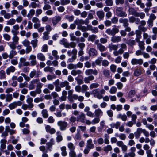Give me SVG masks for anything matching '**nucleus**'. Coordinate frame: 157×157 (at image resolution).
Returning a JSON list of instances; mask_svg holds the SVG:
<instances>
[{"label": "nucleus", "mask_w": 157, "mask_h": 157, "mask_svg": "<svg viewBox=\"0 0 157 157\" xmlns=\"http://www.w3.org/2000/svg\"><path fill=\"white\" fill-rule=\"evenodd\" d=\"M94 77L90 75L87 77H85L84 78V81L85 83H89L90 81L93 80L94 79Z\"/></svg>", "instance_id": "393cba45"}, {"label": "nucleus", "mask_w": 157, "mask_h": 157, "mask_svg": "<svg viewBox=\"0 0 157 157\" xmlns=\"http://www.w3.org/2000/svg\"><path fill=\"white\" fill-rule=\"evenodd\" d=\"M22 104V102L20 101H14L10 104L8 107L10 110H13L16 108L17 106H21Z\"/></svg>", "instance_id": "423d86ee"}, {"label": "nucleus", "mask_w": 157, "mask_h": 157, "mask_svg": "<svg viewBox=\"0 0 157 157\" xmlns=\"http://www.w3.org/2000/svg\"><path fill=\"white\" fill-rule=\"evenodd\" d=\"M117 91V88L115 86H113L111 87L109 91V93L112 94H115Z\"/></svg>", "instance_id": "6e6d98bb"}, {"label": "nucleus", "mask_w": 157, "mask_h": 157, "mask_svg": "<svg viewBox=\"0 0 157 157\" xmlns=\"http://www.w3.org/2000/svg\"><path fill=\"white\" fill-rule=\"evenodd\" d=\"M30 65L29 62L26 61V59L23 57H21L19 59V66L20 67L22 66H27Z\"/></svg>", "instance_id": "39448f33"}, {"label": "nucleus", "mask_w": 157, "mask_h": 157, "mask_svg": "<svg viewBox=\"0 0 157 157\" xmlns=\"http://www.w3.org/2000/svg\"><path fill=\"white\" fill-rule=\"evenodd\" d=\"M13 97L11 94H8L6 95V102H10L12 99Z\"/></svg>", "instance_id": "864d4df0"}, {"label": "nucleus", "mask_w": 157, "mask_h": 157, "mask_svg": "<svg viewBox=\"0 0 157 157\" xmlns=\"http://www.w3.org/2000/svg\"><path fill=\"white\" fill-rule=\"evenodd\" d=\"M94 114L95 117H100L103 116V112L100 109L98 108L95 110Z\"/></svg>", "instance_id": "412c9836"}, {"label": "nucleus", "mask_w": 157, "mask_h": 157, "mask_svg": "<svg viewBox=\"0 0 157 157\" xmlns=\"http://www.w3.org/2000/svg\"><path fill=\"white\" fill-rule=\"evenodd\" d=\"M45 128L46 132L51 134H54L56 132L55 129L54 128H51L50 125H46Z\"/></svg>", "instance_id": "aec40b11"}, {"label": "nucleus", "mask_w": 157, "mask_h": 157, "mask_svg": "<svg viewBox=\"0 0 157 157\" xmlns=\"http://www.w3.org/2000/svg\"><path fill=\"white\" fill-rule=\"evenodd\" d=\"M121 37L120 36H114L112 37L111 41L113 43L118 42L121 41Z\"/></svg>", "instance_id": "bb28decb"}, {"label": "nucleus", "mask_w": 157, "mask_h": 157, "mask_svg": "<svg viewBox=\"0 0 157 157\" xmlns=\"http://www.w3.org/2000/svg\"><path fill=\"white\" fill-rule=\"evenodd\" d=\"M121 123L120 122L117 121L116 123H111L110 125L112 128H115L116 129H117L118 127L120 126Z\"/></svg>", "instance_id": "f704fd0d"}, {"label": "nucleus", "mask_w": 157, "mask_h": 157, "mask_svg": "<svg viewBox=\"0 0 157 157\" xmlns=\"http://www.w3.org/2000/svg\"><path fill=\"white\" fill-rule=\"evenodd\" d=\"M143 61L142 59H136V58H133L131 60V64L133 65L139 64L141 65L143 63Z\"/></svg>", "instance_id": "6e6552de"}, {"label": "nucleus", "mask_w": 157, "mask_h": 157, "mask_svg": "<svg viewBox=\"0 0 157 157\" xmlns=\"http://www.w3.org/2000/svg\"><path fill=\"white\" fill-rule=\"evenodd\" d=\"M61 151V154L63 156H65L67 155L66 151V147L65 146H62L60 147Z\"/></svg>", "instance_id": "473e14b6"}, {"label": "nucleus", "mask_w": 157, "mask_h": 157, "mask_svg": "<svg viewBox=\"0 0 157 157\" xmlns=\"http://www.w3.org/2000/svg\"><path fill=\"white\" fill-rule=\"evenodd\" d=\"M13 36L12 38L13 42L16 44H17L19 40V38L17 36V35H13Z\"/></svg>", "instance_id": "13d9d810"}, {"label": "nucleus", "mask_w": 157, "mask_h": 157, "mask_svg": "<svg viewBox=\"0 0 157 157\" xmlns=\"http://www.w3.org/2000/svg\"><path fill=\"white\" fill-rule=\"evenodd\" d=\"M57 125L59 127L60 130L62 131L66 129L68 124L65 121L60 120L58 121Z\"/></svg>", "instance_id": "7ed1b4c3"}, {"label": "nucleus", "mask_w": 157, "mask_h": 157, "mask_svg": "<svg viewBox=\"0 0 157 157\" xmlns=\"http://www.w3.org/2000/svg\"><path fill=\"white\" fill-rule=\"evenodd\" d=\"M22 44L25 47H27L30 45V41L27 39H25L22 42Z\"/></svg>", "instance_id": "052dcab7"}, {"label": "nucleus", "mask_w": 157, "mask_h": 157, "mask_svg": "<svg viewBox=\"0 0 157 157\" xmlns=\"http://www.w3.org/2000/svg\"><path fill=\"white\" fill-rule=\"evenodd\" d=\"M16 70L15 68L13 66H11L8 68L6 70V73L7 75H9L10 73L14 72Z\"/></svg>", "instance_id": "a878e982"}, {"label": "nucleus", "mask_w": 157, "mask_h": 157, "mask_svg": "<svg viewBox=\"0 0 157 157\" xmlns=\"http://www.w3.org/2000/svg\"><path fill=\"white\" fill-rule=\"evenodd\" d=\"M40 73L39 71H36L35 70L33 69L30 73L29 76L31 78H33L34 76L38 77L39 76Z\"/></svg>", "instance_id": "ddd939ff"}, {"label": "nucleus", "mask_w": 157, "mask_h": 157, "mask_svg": "<svg viewBox=\"0 0 157 157\" xmlns=\"http://www.w3.org/2000/svg\"><path fill=\"white\" fill-rule=\"evenodd\" d=\"M97 15L100 19H103L104 17V13L103 11H99L97 12Z\"/></svg>", "instance_id": "72a5a7b5"}, {"label": "nucleus", "mask_w": 157, "mask_h": 157, "mask_svg": "<svg viewBox=\"0 0 157 157\" xmlns=\"http://www.w3.org/2000/svg\"><path fill=\"white\" fill-rule=\"evenodd\" d=\"M41 113L43 117L44 118L48 117L49 114L48 110L46 109H44L41 111Z\"/></svg>", "instance_id": "e433bc0d"}, {"label": "nucleus", "mask_w": 157, "mask_h": 157, "mask_svg": "<svg viewBox=\"0 0 157 157\" xmlns=\"http://www.w3.org/2000/svg\"><path fill=\"white\" fill-rule=\"evenodd\" d=\"M28 98L26 99V102L28 104V105L29 106V108H32L34 106V105L33 103V98L29 97V95L27 96Z\"/></svg>", "instance_id": "4be33fe9"}, {"label": "nucleus", "mask_w": 157, "mask_h": 157, "mask_svg": "<svg viewBox=\"0 0 157 157\" xmlns=\"http://www.w3.org/2000/svg\"><path fill=\"white\" fill-rule=\"evenodd\" d=\"M90 108L88 106H86L84 109V112L86 113V115L87 116L93 118L94 117V113L91 111H90Z\"/></svg>", "instance_id": "9b49d317"}, {"label": "nucleus", "mask_w": 157, "mask_h": 157, "mask_svg": "<svg viewBox=\"0 0 157 157\" xmlns=\"http://www.w3.org/2000/svg\"><path fill=\"white\" fill-rule=\"evenodd\" d=\"M118 118H121L123 121H126L127 119V117L125 115H122L121 114H119L117 116Z\"/></svg>", "instance_id": "a18cd8bd"}, {"label": "nucleus", "mask_w": 157, "mask_h": 157, "mask_svg": "<svg viewBox=\"0 0 157 157\" xmlns=\"http://www.w3.org/2000/svg\"><path fill=\"white\" fill-rule=\"evenodd\" d=\"M37 57L38 60L41 61H44L46 59L44 55L42 53H38L37 54Z\"/></svg>", "instance_id": "cd10ccee"}, {"label": "nucleus", "mask_w": 157, "mask_h": 157, "mask_svg": "<svg viewBox=\"0 0 157 157\" xmlns=\"http://www.w3.org/2000/svg\"><path fill=\"white\" fill-rule=\"evenodd\" d=\"M39 81L40 80L39 78H36L31 81L29 82L28 87L29 89V90H32L34 89L35 87V84L39 82Z\"/></svg>", "instance_id": "20e7f679"}, {"label": "nucleus", "mask_w": 157, "mask_h": 157, "mask_svg": "<svg viewBox=\"0 0 157 157\" xmlns=\"http://www.w3.org/2000/svg\"><path fill=\"white\" fill-rule=\"evenodd\" d=\"M54 144V139L53 138H51L49 142L47 143L46 144L48 146L47 148L48 149H49L51 148L52 146V145Z\"/></svg>", "instance_id": "79ce46f5"}, {"label": "nucleus", "mask_w": 157, "mask_h": 157, "mask_svg": "<svg viewBox=\"0 0 157 157\" xmlns=\"http://www.w3.org/2000/svg\"><path fill=\"white\" fill-rule=\"evenodd\" d=\"M67 146L70 151L75 150V146L74 144L71 142L67 144Z\"/></svg>", "instance_id": "37998d69"}, {"label": "nucleus", "mask_w": 157, "mask_h": 157, "mask_svg": "<svg viewBox=\"0 0 157 157\" xmlns=\"http://www.w3.org/2000/svg\"><path fill=\"white\" fill-rule=\"evenodd\" d=\"M100 121V118L98 117H96L94 118L92 121V124L93 125H94L98 123Z\"/></svg>", "instance_id": "4d7b16f0"}, {"label": "nucleus", "mask_w": 157, "mask_h": 157, "mask_svg": "<svg viewBox=\"0 0 157 157\" xmlns=\"http://www.w3.org/2000/svg\"><path fill=\"white\" fill-rule=\"evenodd\" d=\"M68 99L70 102H73L74 100H77V99L80 101L82 102L84 101V98L83 96H78L76 94H74L71 97H68Z\"/></svg>", "instance_id": "f257e3e1"}, {"label": "nucleus", "mask_w": 157, "mask_h": 157, "mask_svg": "<svg viewBox=\"0 0 157 157\" xmlns=\"http://www.w3.org/2000/svg\"><path fill=\"white\" fill-rule=\"evenodd\" d=\"M38 42V40L37 39H33L31 41V44L34 48L37 46Z\"/></svg>", "instance_id": "58836bf2"}, {"label": "nucleus", "mask_w": 157, "mask_h": 157, "mask_svg": "<svg viewBox=\"0 0 157 157\" xmlns=\"http://www.w3.org/2000/svg\"><path fill=\"white\" fill-rule=\"evenodd\" d=\"M127 44L130 46H132L136 44V41L135 40L130 39L128 40Z\"/></svg>", "instance_id": "0e129e2a"}, {"label": "nucleus", "mask_w": 157, "mask_h": 157, "mask_svg": "<svg viewBox=\"0 0 157 157\" xmlns=\"http://www.w3.org/2000/svg\"><path fill=\"white\" fill-rule=\"evenodd\" d=\"M136 132L140 134H141V133H143L144 136L146 137H148L149 136V132L148 131H146L145 129H143L140 128H137Z\"/></svg>", "instance_id": "9d476101"}, {"label": "nucleus", "mask_w": 157, "mask_h": 157, "mask_svg": "<svg viewBox=\"0 0 157 157\" xmlns=\"http://www.w3.org/2000/svg\"><path fill=\"white\" fill-rule=\"evenodd\" d=\"M103 74L105 77H108L110 75V72L107 69H104L102 71Z\"/></svg>", "instance_id": "8fccbe9b"}, {"label": "nucleus", "mask_w": 157, "mask_h": 157, "mask_svg": "<svg viewBox=\"0 0 157 157\" xmlns=\"http://www.w3.org/2000/svg\"><path fill=\"white\" fill-rule=\"evenodd\" d=\"M119 21L120 23H123L124 27L127 26L129 24L128 23V20L127 19L121 18L119 19Z\"/></svg>", "instance_id": "2f4dec72"}, {"label": "nucleus", "mask_w": 157, "mask_h": 157, "mask_svg": "<svg viewBox=\"0 0 157 157\" xmlns=\"http://www.w3.org/2000/svg\"><path fill=\"white\" fill-rule=\"evenodd\" d=\"M129 14L136 16L137 12L132 7H130L128 9Z\"/></svg>", "instance_id": "c756f323"}, {"label": "nucleus", "mask_w": 157, "mask_h": 157, "mask_svg": "<svg viewBox=\"0 0 157 157\" xmlns=\"http://www.w3.org/2000/svg\"><path fill=\"white\" fill-rule=\"evenodd\" d=\"M1 15L3 16L6 19H9L11 17V15L9 13H7L5 10H2L0 12Z\"/></svg>", "instance_id": "6ab92c4d"}, {"label": "nucleus", "mask_w": 157, "mask_h": 157, "mask_svg": "<svg viewBox=\"0 0 157 157\" xmlns=\"http://www.w3.org/2000/svg\"><path fill=\"white\" fill-rule=\"evenodd\" d=\"M77 28L78 29L81 30L82 32L86 31L87 30V29L85 26L81 25L78 26Z\"/></svg>", "instance_id": "774afa93"}, {"label": "nucleus", "mask_w": 157, "mask_h": 157, "mask_svg": "<svg viewBox=\"0 0 157 157\" xmlns=\"http://www.w3.org/2000/svg\"><path fill=\"white\" fill-rule=\"evenodd\" d=\"M19 29V27L18 24H16L13 26V29L11 32L13 35H17L18 33V30Z\"/></svg>", "instance_id": "4468645a"}, {"label": "nucleus", "mask_w": 157, "mask_h": 157, "mask_svg": "<svg viewBox=\"0 0 157 157\" xmlns=\"http://www.w3.org/2000/svg\"><path fill=\"white\" fill-rule=\"evenodd\" d=\"M50 34V33L48 32H44L43 33V39L45 40H47L49 39V35Z\"/></svg>", "instance_id": "c9c22d12"}, {"label": "nucleus", "mask_w": 157, "mask_h": 157, "mask_svg": "<svg viewBox=\"0 0 157 157\" xmlns=\"http://www.w3.org/2000/svg\"><path fill=\"white\" fill-rule=\"evenodd\" d=\"M82 73V71L79 70H73L71 72V74L74 76H75L77 75H79Z\"/></svg>", "instance_id": "ea45409f"}, {"label": "nucleus", "mask_w": 157, "mask_h": 157, "mask_svg": "<svg viewBox=\"0 0 157 157\" xmlns=\"http://www.w3.org/2000/svg\"><path fill=\"white\" fill-rule=\"evenodd\" d=\"M116 10V15L118 17H124L127 16V13L123 11V8L121 7H117Z\"/></svg>", "instance_id": "f03ea898"}, {"label": "nucleus", "mask_w": 157, "mask_h": 157, "mask_svg": "<svg viewBox=\"0 0 157 157\" xmlns=\"http://www.w3.org/2000/svg\"><path fill=\"white\" fill-rule=\"evenodd\" d=\"M57 137L56 138L57 142L58 143L61 141L63 139V137L59 131H57L56 133Z\"/></svg>", "instance_id": "c85d7f7f"}, {"label": "nucleus", "mask_w": 157, "mask_h": 157, "mask_svg": "<svg viewBox=\"0 0 157 157\" xmlns=\"http://www.w3.org/2000/svg\"><path fill=\"white\" fill-rule=\"evenodd\" d=\"M136 17H139L141 19H144L145 17V14L143 12H138L136 15Z\"/></svg>", "instance_id": "603ef678"}, {"label": "nucleus", "mask_w": 157, "mask_h": 157, "mask_svg": "<svg viewBox=\"0 0 157 157\" xmlns=\"http://www.w3.org/2000/svg\"><path fill=\"white\" fill-rule=\"evenodd\" d=\"M99 86V84L97 83H93L91 84L90 86V89L95 88L98 87Z\"/></svg>", "instance_id": "338daca9"}, {"label": "nucleus", "mask_w": 157, "mask_h": 157, "mask_svg": "<svg viewBox=\"0 0 157 157\" xmlns=\"http://www.w3.org/2000/svg\"><path fill=\"white\" fill-rule=\"evenodd\" d=\"M98 71L97 70H93L91 69H87L85 71V74L87 75H89L91 74H93L96 75L98 74Z\"/></svg>", "instance_id": "f8f14e48"}, {"label": "nucleus", "mask_w": 157, "mask_h": 157, "mask_svg": "<svg viewBox=\"0 0 157 157\" xmlns=\"http://www.w3.org/2000/svg\"><path fill=\"white\" fill-rule=\"evenodd\" d=\"M135 91L134 90H130L128 94V97L130 98H132L135 95Z\"/></svg>", "instance_id": "69168bd1"}, {"label": "nucleus", "mask_w": 157, "mask_h": 157, "mask_svg": "<svg viewBox=\"0 0 157 157\" xmlns=\"http://www.w3.org/2000/svg\"><path fill=\"white\" fill-rule=\"evenodd\" d=\"M86 147L89 149H92L94 148V145L92 143V140L91 139H89L87 141Z\"/></svg>", "instance_id": "5701e85b"}, {"label": "nucleus", "mask_w": 157, "mask_h": 157, "mask_svg": "<svg viewBox=\"0 0 157 157\" xmlns=\"http://www.w3.org/2000/svg\"><path fill=\"white\" fill-rule=\"evenodd\" d=\"M92 93L95 97L98 99H101L102 98V95L99 93V91L98 89H96L93 90Z\"/></svg>", "instance_id": "f3484780"}, {"label": "nucleus", "mask_w": 157, "mask_h": 157, "mask_svg": "<svg viewBox=\"0 0 157 157\" xmlns=\"http://www.w3.org/2000/svg\"><path fill=\"white\" fill-rule=\"evenodd\" d=\"M82 88L81 92L82 93L86 91L89 89L88 86L85 84L83 85L82 86Z\"/></svg>", "instance_id": "e2e57ef3"}, {"label": "nucleus", "mask_w": 157, "mask_h": 157, "mask_svg": "<svg viewBox=\"0 0 157 157\" xmlns=\"http://www.w3.org/2000/svg\"><path fill=\"white\" fill-rule=\"evenodd\" d=\"M113 54L115 56H117L119 55H121L123 53V51L121 49H119L118 51H114L113 52Z\"/></svg>", "instance_id": "49530a36"}, {"label": "nucleus", "mask_w": 157, "mask_h": 157, "mask_svg": "<svg viewBox=\"0 0 157 157\" xmlns=\"http://www.w3.org/2000/svg\"><path fill=\"white\" fill-rule=\"evenodd\" d=\"M17 54V52L16 51L13 50H11L9 55V58L10 59L13 58Z\"/></svg>", "instance_id": "4c0bfd02"}, {"label": "nucleus", "mask_w": 157, "mask_h": 157, "mask_svg": "<svg viewBox=\"0 0 157 157\" xmlns=\"http://www.w3.org/2000/svg\"><path fill=\"white\" fill-rule=\"evenodd\" d=\"M35 13V10L33 9H31L29 10V13L28 14L27 16L28 17L31 18L33 17Z\"/></svg>", "instance_id": "de8ad7c7"}, {"label": "nucleus", "mask_w": 157, "mask_h": 157, "mask_svg": "<svg viewBox=\"0 0 157 157\" xmlns=\"http://www.w3.org/2000/svg\"><path fill=\"white\" fill-rule=\"evenodd\" d=\"M29 59L31 60L30 63L32 66L36 65L37 63L36 57L35 55L31 54L29 56Z\"/></svg>", "instance_id": "0eeeda50"}, {"label": "nucleus", "mask_w": 157, "mask_h": 157, "mask_svg": "<svg viewBox=\"0 0 157 157\" xmlns=\"http://www.w3.org/2000/svg\"><path fill=\"white\" fill-rule=\"evenodd\" d=\"M69 82L67 81H64L63 82H61L60 86L61 87L63 88L65 86L66 90H69L71 88V86L69 85Z\"/></svg>", "instance_id": "2eb2a0df"}, {"label": "nucleus", "mask_w": 157, "mask_h": 157, "mask_svg": "<svg viewBox=\"0 0 157 157\" xmlns=\"http://www.w3.org/2000/svg\"><path fill=\"white\" fill-rule=\"evenodd\" d=\"M108 47L109 48L110 51H111L112 50L114 51L117 50L118 48L117 45L113 44H109Z\"/></svg>", "instance_id": "7c9ffc66"}, {"label": "nucleus", "mask_w": 157, "mask_h": 157, "mask_svg": "<svg viewBox=\"0 0 157 157\" xmlns=\"http://www.w3.org/2000/svg\"><path fill=\"white\" fill-rule=\"evenodd\" d=\"M69 155L70 157H77L76 153L75 150L70 151Z\"/></svg>", "instance_id": "bf43d9fd"}, {"label": "nucleus", "mask_w": 157, "mask_h": 157, "mask_svg": "<svg viewBox=\"0 0 157 157\" xmlns=\"http://www.w3.org/2000/svg\"><path fill=\"white\" fill-rule=\"evenodd\" d=\"M62 19V17L60 16H56L52 18V22L53 26H55L59 22H60Z\"/></svg>", "instance_id": "1a4fd4ad"}, {"label": "nucleus", "mask_w": 157, "mask_h": 157, "mask_svg": "<svg viewBox=\"0 0 157 157\" xmlns=\"http://www.w3.org/2000/svg\"><path fill=\"white\" fill-rule=\"evenodd\" d=\"M44 5L43 8L44 10H47L51 8V6L49 4L47 3V2H44Z\"/></svg>", "instance_id": "3c124183"}, {"label": "nucleus", "mask_w": 157, "mask_h": 157, "mask_svg": "<svg viewBox=\"0 0 157 157\" xmlns=\"http://www.w3.org/2000/svg\"><path fill=\"white\" fill-rule=\"evenodd\" d=\"M16 22L15 19L13 18H11L7 21V25H13L15 24Z\"/></svg>", "instance_id": "09e8293b"}, {"label": "nucleus", "mask_w": 157, "mask_h": 157, "mask_svg": "<svg viewBox=\"0 0 157 157\" xmlns=\"http://www.w3.org/2000/svg\"><path fill=\"white\" fill-rule=\"evenodd\" d=\"M139 38L137 39L136 41L138 43V46L139 48L142 51L144 50L145 49V43L144 41H140Z\"/></svg>", "instance_id": "dca6fc26"}, {"label": "nucleus", "mask_w": 157, "mask_h": 157, "mask_svg": "<svg viewBox=\"0 0 157 157\" xmlns=\"http://www.w3.org/2000/svg\"><path fill=\"white\" fill-rule=\"evenodd\" d=\"M6 78L5 71L3 70L0 71V79H3Z\"/></svg>", "instance_id": "680f3d73"}, {"label": "nucleus", "mask_w": 157, "mask_h": 157, "mask_svg": "<svg viewBox=\"0 0 157 157\" xmlns=\"http://www.w3.org/2000/svg\"><path fill=\"white\" fill-rule=\"evenodd\" d=\"M89 54L90 56H96L98 54L97 51L94 48H90L89 51Z\"/></svg>", "instance_id": "b1692460"}, {"label": "nucleus", "mask_w": 157, "mask_h": 157, "mask_svg": "<svg viewBox=\"0 0 157 157\" xmlns=\"http://www.w3.org/2000/svg\"><path fill=\"white\" fill-rule=\"evenodd\" d=\"M85 119L86 118L85 114L83 113H82L77 117V121H78L83 123L85 122Z\"/></svg>", "instance_id": "a211bd4d"}, {"label": "nucleus", "mask_w": 157, "mask_h": 157, "mask_svg": "<svg viewBox=\"0 0 157 157\" xmlns=\"http://www.w3.org/2000/svg\"><path fill=\"white\" fill-rule=\"evenodd\" d=\"M97 48L101 52L105 51L106 50L105 46L102 44H101L97 47Z\"/></svg>", "instance_id": "a19ab883"}, {"label": "nucleus", "mask_w": 157, "mask_h": 157, "mask_svg": "<svg viewBox=\"0 0 157 157\" xmlns=\"http://www.w3.org/2000/svg\"><path fill=\"white\" fill-rule=\"evenodd\" d=\"M54 69L53 67H46L44 68V71L45 72H49L52 73L54 70Z\"/></svg>", "instance_id": "c03bdc74"}, {"label": "nucleus", "mask_w": 157, "mask_h": 157, "mask_svg": "<svg viewBox=\"0 0 157 157\" xmlns=\"http://www.w3.org/2000/svg\"><path fill=\"white\" fill-rule=\"evenodd\" d=\"M112 150V148L111 145H108L103 147L104 151L106 152H108L109 151H111Z\"/></svg>", "instance_id": "5fc2aeb1"}]
</instances>
